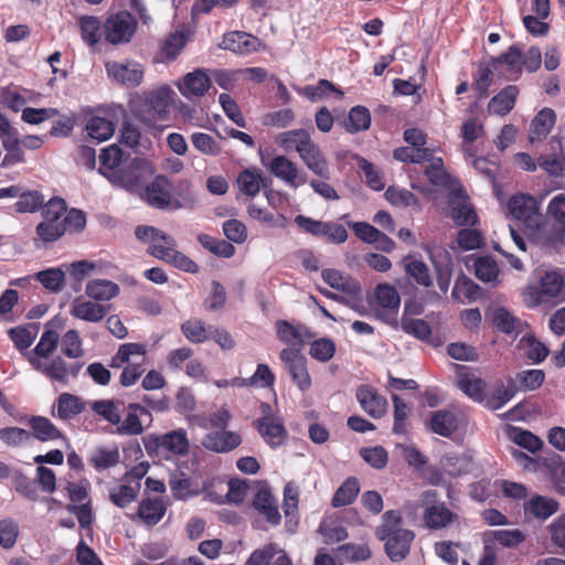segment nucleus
I'll return each instance as SVG.
<instances>
[{"label": "nucleus", "instance_id": "7", "mask_svg": "<svg viewBox=\"0 0 565 565\" xmlns=\"http://www.w3.org/2000/svg\"><path fill=\"white\" fill-rule=\"evenodd\" d=\"M521 57V47L513 44L502 54L490 58L497 66L499 76L508 81H516L522 75Z\"/></svg>", "mask_w": 565, "mask_h": 565}, {"label": "nucleus", "instance_id": "43", "mask_svg": "<svg viewBox=\"0 0 565 565\" xmlns=\"http://www.w3.org/2000/svg\"><path fill=\"white\" fill-rule=\"evenodd\" d=\"M89 138L97 142L108 140L115 132V124L104 117L93 116L85 127Z\"/></svg>", "mask_w": 565, "mask_h": 565}, {"label": "nucleus", "instance_id": "37", "mask_svg": "<svg viewBox=\"0 0 565 565\" xmlns=\"http://www.w3.org/2000/svg\"><path fill=\"white\" fill-rule=\"evenodd\" d=\"M57 417L63 420L71 419L85 411L83 401L71 393H62L56 399Z\"/></svg>", "mask_w": 565, "mask_h": 565}, {"label": "nucleus", "instance_id": "17", "mask_svg": "<svg viewBox=\"0 0 565 565\" xmlns=\"http://www.w3.org/2000/svg\"><path fill=\"white\" fill-rule=\"evenodd\" d=\"M556 122V113L550 107L542 108L531 120L529 141L535 143L545 139Z\"/></svg>", "mask_w": 565, "mask_h": 565}, {"label": "nucleus", "instance_id": "13", "mask_svg": "<svg viewBox=\"0 0 565 565\" xmlns=\"http://www.w3.org/2000/svg\"><path fill=\"white\" fill-rule=\"evenodd\" d=\"M260 163L267 168L270 173L286 184L294 182L297 177V164L284 154H276L273 158L265 156L259 149Z\"/></svg>", "mask_w": 565, "mask_h": 565}, {"label": "nucleus", "instance_id": "40", "mask_svg": "<svg viewBox=\"0 0 565 565\" xmlns=\"http://www.w3.org/2000/svg\"><path fill=\"white\" fill-rule=\"evenodd\" d=\"M192 479L182 471H174L169 477V487L172 495L177 500H185L196 495L198 491L192 489Z\"/></svg>", "mask_w": 565, "mask_h": 565}, {"label": "nucleus", "instance_id": "50", "mask_svg": "<svg viewBox=\"0 0 565 565\" xmlns=\"http://www.w3.org/2000/svg\"><path fill=\"white\" fill-rule=\"evenodd\" d=\"M3 148L7 150L1 167L7 168L19 162H23V152L20 148V139L18 138V131L11 130L9 135H4Z\"/></svg>", "mask_w": 565, "mask_h": 565}, {"label": "nucleus", "instance_id": "23", "mask_svg": "<svg viewBox=\"0 0 565 565\" xmlns=\"http://www.w3.org/2000/svg\"><path fill=\"white\" fill-rule=\"evenodd\" d=\"M520 89L516 85H508L498 92L488 104V111L491 115L503 117L515 106Z\"/></svg>", "mask_w": 565, "mask_h": 565}, {"label": "nucleus", "instance_id": "51", "mask_svg": "<svg viewBox=\"0 0 565 565\" xmlns=\"http://www.w3.org/2000/svg\"><path fill=\"white\" fill-rule=\"evenodd\" d=\"M511 440L521 448L534 454L544 446L543 440L530 430L519 427H512L510 433Z\"/></svg>", "mask_w": 565, "mask_h": 565}, {"label": "nucleus", "instance_id": "4", "mask_svg": "<svg viewBox=\"0 0 565 565\" xmlns=\"http://www.w3.org/2000/svg\"><path fill=\"white\" fill-rule=\"evenodd\" d=\"M136 30L137 20L126 10L109 15L104 23L105 40L113 45L129 43Z\"/></svg>", "mask_w": 565, "mask_h": 565}, {"label": "nucleus", "instance_id": "5", "mask_svg": "<svg viewBox=\"0 0 565 565\" xmlns=\"http://www.w3.org/2000/svg\"><path fill=\"white\" fill-rule=\"evenodd\" d=\"M279 358L286 364L294 384L301 392H307L311 387V377L308 372L306 356L299 352V349H282Z\"/></svg>", "mask_w": 565, "mask_h": 565}, {"label": "nucleus", "instance_id": "61", "mask_svg": "<svg viewBox=\"0 0 565 565\" xmlns=\"http://www.w3.org/2000/svg\"><path fill=\"white\" fill-rule=\"evenodd\" d=\"M359 452L361 458L373 469L381 470L387 465L388 452L383 446L362 447Z\"/></svg>", "mask_w": 565, "mask_h": 565}, {"label": "nucleus", "instance_id": "2", "mask_svg": "<svg viewBox=\"0 0 565 565\" xmlns=\"http://www.w3.org/2000/svg\"><path fill=\"white\" fill-rule=\"evenodd\" d=\"M156 168L149 160L136 157L124 163L116 172H110V184L131 194L142 192L145 184L154 175Z\"/></svg>", "mask_w": 565, "mask_h": 565}, {"label": "nucleus", "instance_id": "48", "mask_svg": "<svg viewBox=\"0 0 565 565\" xmlns=\"http://www.w3.org/2000/svg\"><path fill=\"white\" fill-rule=\"evenodd\" d=\"M276 332L279 340L291 349H299L301 351L305 345L303 339H300L299 324L294 326L287 320H278L276 322Z\"/></svg>", "mask_w": 565, "mask_h": 565}, {"label": "nucleus", "instance_id": "6", "mask_svg": "<svg viewBox=\"0 0 565 565\" xmlns=\"http://www.w3.org/2000/svg\"><path fill=\"white\" fill-rule=\"evenodd\" d=\"M138 195L151 207L167 209L171 203L170 182L163 174L153 175Z\"/></svg>", "mask_w": 565, "mask_h": 565}, {"label": "nucleus", "instance_id": "58", "mask_svg": "<svg viewBox=\"0 0 565 565\" xmlns=\"http://www.w3.org/2000/svg\"><path fill=\"white\" fill-rule=\"evenodd\" d=\"M35 233L44 244H50L58 241L65 234V228L62 222L43 220L36 225Z\"/></svg>", "mask_w": 565, "mask_h": 565}, {"label": "nucleus", "instance_id": "41", "mask_svg": "<svg viewBox=\"0 0 565 565\" xmlns=\"http://www.w3.org/2000/svg\"><path fill=\"white\" fill-rule=\"evenodd\" d=\"M472 458L467 455L448 454L443 457L441 465L447 475L457 478L470 472Z\"/></svg>", "mask_w": 565, "mask_h": 565}, {"label": "nucleus", "instance_id": "1", "mask_svg": "<svg viewBox=\"0 0 565 565\" xmlns=\"http://www.w3.org/2000/svg\"><path fill=\"white\" fill-rule=\"evenodd\" d=\"M402 518L397 511L388 510L382 515V523L375 530V536L384 542L387 557L398 563L405 559L415 539L413 531L401 527Z\"/></svg>", "mask_w": 565, "mask_h": 565}, {"label": "nucleus", "instance_id": "15", "mask_svg": "<svg viewBox=\"0 0 565 565\" xmlns=\"http://www.w3.org/2000/svg\"><path fill=\"white\" fill-rule=\"evenodd\" d=\"M356 399L362 409L373 418H381L386 412V398L370 385H360L356 388Z\"/></svg>", "mask_w": 565, "mask_h": 565}, {"label": "nucleus", "instance_id": "9", "mask_svg": "<svg viewBox=\"0 0 565 565\" xmlns=\"http://www.w3.org/2000/svg\"><path fill=\"white\" fill-rule=\"evenodd\" d=\"M551 152L537 158L539 167L548 175L561 178L565 171V153L559 137L554 136L550 140Z\"/></svg>", "mask_w": 565, "mask_h": 565}, {"label": "nucleus", "instance_id": "53", "mask_svg": "<svg viewBox=\"0 0 565 565\" xmlns=\"http://www.w3.org/2000/svg\"><path fill=\"white\" fill-rule=\"evenodd\" d=\"M140 483L120 484L109 491V500L118 508L125 509L137 499Z\"/></svg>", "mask_w": 565, "mask_h": 565}, {"label": "nucleus", "instance_id": "35", "mask_svg": "<svg viewBox=\"0 0 565 565\" xmlns=\"http://www.w3.org/2000/svg\"><path fill=\"white\" fill-rule=\"evenodd\" d=\"M166 513V507L160 499H142L137 514L149 526L158 524Z\"/></svg>", "mask_w": 565, "mask_h": 565}, {"label": "nucleus", "instance_id": "63", "mask_svg": "<svg viewBox=\"0 0 565 565\" xmlns=\"http://www.w3.org/2000/svg\"><path fill=\"white\" fill-rule=\"evenodd\" d=\"M79 28L83 41L94 46L99 40V31H100V21L98 18L93 15H84L79 19Z\"/></svg>", "mask_w": 565, "mask_h": 565}, {"label": "nucleus", "instance_id": "52", "mask_svg": "<svg viewBox=\"0 0 565 565\" xmlns=\"http://www.w3.org/2000/svg\"><path fill=\"white\" fill-rule=\"evenodd\" d=\"M44 195L35 190L19 192L14 209L18 213H34L43 206Z\"/></svg>", "mask_w": 565, "mask_h": 565}, {"label": "nucleus", "instance_id": "42", "mask_svg": "<svg viewBox=\"0 0 565 565\" xmlns=\"http://www.w3.org/2000/svg\"><path fill=\"white\" fill-rule=\"evenodd\" d=\"M475 276L486 284L498 282L499 267L497 262L491 256H479L473 263Z\"/></svg>", "mask_w": 565, "mask_h": 565}, {"label": "nucleus", "instance_id": "36", "mask_svg": "<svg viewBox=\"0 0 565 565\" xmlns=\"http://www.w3.org/2000/svg\"><path fill=\"white\" fill-rule=\"evenodd\" d=\"M449 216L458 226H473L478 222V215L475 209L466 203L456 202L452 198L449 199Z\"/></svg>", "mask_w": 565, "mask_h": 565}, {"label": "nucleus", "instance_id": "27", "mask_svg": "<svg viewBox=\"0 0 565 565\" xmlns=\"http://www.w3.org/2000/svg\"><path fill=\"white\" fill-rule=\"evenodd\" d=\"M371 122L370 110L365 106L356 105L349 110L348 116L340 121V125L347 132L354 135L367 130Z\"/></svg>", "mask_w": 565, "mask_h": 565}, {"label": "nucleus", "instance_id": "38", "mask_svg": "<svg viewBox=\"0 0 565 565\" xmlns=\"http://www.w3.org/2000/svg\"><path fill=\"white\" fill-rule=\"evenodd\" d=\"M480 286L470 277L461 273L455 281L451 296L456 300H461V298H463L468 302H473L480 297Z\"/></svg>", "mask_w": 565, "mask_h": 565}, {"label": "nucleus", "instance_id": "55", "mask_svg": "<svg viewBox=\"0 0 565 565\" xmlns=\"http://www.w3.org/2000/svg\"><path fill=\"white\" fill-rule=\"evenodd\" d=\"M424 174L428 182L435 186H448L450 184V175L445 169L443 158L433 159V162L426 166Z\"/></svg>", "mask_w": 565, "mask_h": 565}, {"label": "nucleus", "instance_id": "44", "mask_svg": "<svg viewBox=\"0 0 565 565\" xmlns=\"http://www.w3.org/2000/svg\"><path fill=\"white\" fill-rule=\"evenodd\" d=\"M459 388L472 401L483 404L486 401V382L480 377L461 375L458 380Z\"/></svg>", "mask_w": 565, "mask_h": 565}, {"label": "nucleus", "instance_id": "57", "mask_svg": "<svg viewBox=\"0 0 565 565\" xmlns=\"http://www.w3.org/2000/svg\"><path fill=\"white\" fill-rule=\"evenodd\" d=\"M515 383L520 384L519 390L524 392L526 391H535L542 386L545 380V373L543 370L531 369L524 370L516 373Z\"/></svg>", "mask_w": 565, "mask_h": 565}, {"label": "nucleus", "instance_id": "59", "mask_svg": "<svg viewBox=\"0 0 565 565\" xmlns=\"http://www.w3.org/2000/svg\"><path fill=\"white\" fill-rule=\"evenodd\" d=\"M193 147L204 156L216 157L221 153V145L209 134L193 132L191 135Z\"/></svg>", "mask_w": 565, "mask_h": 565}, {"label": "nucleus", "instance_id": "56", "mask_svg": "<svg viewBox=\"0 0 565 565\" xmlns=\"http://www.w3.org/2000/svg\"><path fill=\"white\" fill-rule=\"evenodd\" d=\"M337 347L332 339L323 337L316 339L310 344L309 354L318 362H329L335 354Z\"/></svg>", "mask_w": 565, "mask_h": 565}, {"label": "nucleus", "instance_id": "60", "mask_svg": "<svg viewBox=\"0 0 565 565\" xmlns=\"http://www.w3.org/2000/svg\"><path fill=\"white\" fill-rule=\"evenodd\" d=\"M174 252H177L175 239L163 231H160L158 244H151L147 249L149 255L161 260L170 257V255Z\"/></svg>", "mask_w": 565, "mask_h": 565}, {"label": "nucleus", "instance_id": "12", "mask_svg": "<svg viewBox=\"0 0 565 565\" xmlns=\"http://www.w3.org/2000/svg\"><path fill=\"white\" fill-rule=\"evenodd\" d=\"M252 508L263 515L270 526H277L281 522L278 503L269 488H260L254 494Z\"/></svg>", "mask_w": 565, "mask_h": 565}, {"label": "nucleus", "instance_id": "16", "mask_svg": "<svg viewBox=\"0 0 565 565\" xmlns=\"http://www.w3.org/2000/svg\"><path fill=\"white\" fill-rule=\"evenodd\" d=\"M259 40L243 31H232L223 35L220 47L237 54H249L256 52Z\"/></svg>", "mask_w": 565, "mask_h": 565}, {"label": "nucleus", "instance_id": "3", "mask_svg": "<svg viewBox=\"0 0 565 565\" xmlns=\"http://www.w3.org/2000/svg\"><path fill=\"white\" fill-rule=\"evenodd\" d=\"M173 94L174 92L168 85L143 93L134 106L135 115L148 125L164 120L168 117Z\"/></svg>", "mask_w": 565, "mask_h": 565}, {"label": "nucleus", "instance_id": "25", "mask_svg": "<svg viewBox=\"0 0 565 565\" xmlns=\"http://www.w3.org/2000/svg\"><path fill=\"white\" fill-rule=\"evenodd\" d=\"M427 428L441 437H450L458 428V419L449 409H438L430 414Z\"/></svg>", "mask_w": 565, "mask_h": 565}, {"label": "nucleus", "instance_id": "33", "mask_svg": "<svg viewBox=\"0 0 565 565\" xmlns=\"http://www.w3.org/2000/svg\"><path fill=\"white\" fill-rule=\"evenodd\" d=\"M455 518L445 503H435L426 507L424 511V521L428 529L438 530L448 526Z\"/></svg>", "mask_w": 565, "mask_h": 565}, {"label": "nucleus", "instance_id": "26", "mask_svg": "<svg viewBox=\"0 0 565 565\" xmlns=\"http://www.w3.org/2000/svg\"><path fill=\"white\" fill-rule=\"evenodd\" d=\"M509 213L518 221H530L537 214V203L531 194H515L508 201Z\"/></svg>", "mask_w": 565, "mask_h": 565}, {"label": "nucleus", "instance_id": "54", "mask_svg": "<svg viewBox=\"0 0 565 565\" xmlns=\"http://www.w3.org/2000/svg\"><path fill=\"white\" fill-rule=\"evenodd\" d=\"M401 329L420 341H429L431 337V328L424 319L402 317Z\"/></svg>", "mask_w": 565, "mask_h": 565}, {"label": "nucleus", "instance_id": "64", "mask_svg": "<svg viewBox=\"0 0 565 565\" xmlns=\"http://www.w3.org/2000/svg\"><path fill=\"white\" fill-rule=\"evenodd\" d=\"M11 479L15 491L20 495L30 501L39 499L35 481L26 477L21 470H15Z\"/></svg>", "mask_w": 565, "mask_h": 565}, {"label": "nucleus", "instance_id": "31", "mask_svg": "<svg viewBox=\"0 0 565 565\" xmlns=\"http://www.w3.org/2000/svg\"><path fill=\"white\" fill-rule=\"evenodd\" d=\"M120 292L119 286L108 279H93L86 284L85 294L95 301H109Z\"/></svg>", "mask_w": 565, "mask_h": 565}, {"label": "nucleus", "instance_id": "62", "mask_svg": "<svg viewBox=\"0 0 565 565\" xmlns=\"http://www.w3.org/2000/svg\"><path fill=\"white\" fill-rule=\"evenodd\" d=\"M236 183L243 194L250 198L256 196L259 193L258 169H244L239 172Z\"/></svg>", "mask_w": 565, "mask_h": 565}, {"label": "nucleus", "instance_id": "10", "mask_svg": "<svg viewBox=\"0 0 565 565\" xmlns=\"http://www.w3.org/2000/svg\"><path fill=\"white\" fill-rule=\"evenodd\" d=\"M211 86L212 82L205 70L196 68L184 75L183 79L178 84V89L183 97L193 100L204 96Z\"/></svg>", "mask_w": 565, "mask_h": 565}, {"label": "nucleus", "instance_id": "28", "mask_svg": "<svg viewBox=\"0 0 565 565\" xmlns=\"http://www.w3.org/2000/svg\"><path fill=\"white\" fill-rule=\"evenodd\" d=\"M28 425L31 428V434L36 440L45 443L64 438L62 431L46 417L33 415L29 417Z\"/></svg>", "mask_w": 565, "mask_h": 565}, {"label": "nucleus", "instance_id": "30", "mask_svg": "<svg viewBox=\"0 0 565 565\" xmlns=\"http://www.w3.org/2000/svg\"><path fill=\"white\" fill-rule=\"evenodd\" d=\"M124 156L122 149L117 145L103 148L99 154L98 172L109 181V173L116 172L124 164Z\"/></svg>", "mask_w": 565, "mask_h": 565}, {"label": "nucleus", "instance_id": "20", "mask_svg": "<svg viewBox=\"0 0 565 565\" xmlns=\"http://www.w3.org/2000/svg\"><path fill=\"white\" fill-rule=\"evenodd\" d=\"M429 259L436 271V278L439 289L447 292L450 286L454 262L452 256L447 250H439L437 253L429 252Z\"/></svg>", "mask_w": 565, "mask_h": 565}, {"label": "nucleus", "instance_id": "24", "mask_svg": "<svg viewBox=\"0 0 565 565\" xmlns=\"http://www.w3.org/2000/svg\"><path fill=\"white\" fill-rule=\"evenodd\" d=\"M402 264L405 274L418 286L429 288L433 286V277L429 267L424 263L420 257L415 255H407L403 257Z\"/></svg>", "mask_w": 565, "mask_h": 565}, {"label": "nucleus", "instance_id": "21", "mask_svg": "<svg viewBox=\"0 0 565 565\" xmlns=\"http://www.w3.org/2000/svg\"><path fill=\"white\" fill-rule=\"evenodd\" d=\"M519 387L513 377L507 380V385L502 381L494 384L491 394L486 395L484 407L491 411L501 409L518 393Z\"/></svg>", "mask_w": 565, "mask_h": 565}, {"label": "nucleus", "instance_id": "11", "mask_svg": "<svg viewBox=\"0 0 565 565\" xmlns=\"http://www.w3.org/2000/svg\"><path fill=\"white\" fill-rule=\"evenodd\" d=\"M254 426L264 441L271 448L277 449L282 446L287 438L288 431L280 420L273 417H260L254 422Z\"/></svg>", "mask_w": 565, "mask_h": 565}, {"label": "nucleus", "instance_id": "32", "mask_svg": "<svg viewBox=\"0 0 565 565\" xmlns=\"http://www.w3.org/2000/svg\"><path fill=\"white\" fill-rule=\"evenodd\" d=\"M161 444H163V450L177 457L186 456L190 450L188 434L183 428L161 434Z\"/></svg>", "mask_w": 565, "mask_h": 565}, {"label": "nucleus", "instance_id": "19", "mask_svg": "<svg viewBox=\"0 0 565 565\" xmlns=\"http://www.w3.org/2000/svg\"><path fill=\"white\" fill-rule=\"evenodd\" d=\"M110 306L76 297L71 305V315L87 322H99L107 315Z\"/></svg>", "mask_w": 565, "mask_h": 565}, {"label": "nucleus", "instance_id": "47", "mask_svg": "<svg viewBox=\"0 0 565 565\" xmlns=\"http://www.w3.org/2000/svg\"><path fill=\"white\" fill-rule=\"evenodd\" d=\"M34 278L41 282V285L50 290L51 292H60L65 284V274L58 267H51L44 270L38 271Z\"/></svg>", "mask_w": 565, "mask_h": 565}, {"label": "nucleus", "instance_id": "34", "mask_svg": "<svg viewBox=\"0 0 565 565\" xmlns=\"http://www.w3.org/2000/svg\"><path fill=\"white\" fill-rule=\"evenodd\" d=\"M360 492V482L356 477H348L340 487L335 490L331 505L333 508H341L354 502Z\"/></svg>", "mask_w": 565, "mask_h": 565}, {"label": "nucleus", "instance_id": "39", "mask_svg": "<svg viewBox=\"0 0 565 565\" xmlns=\"http://www.w3.org/2000/svg\"><path fill=\"white\" fill-rule=\"evenodd\" d=\"M310 140V134L303 128L281 132L276 138L277 143L287 152H298V149L305 148Z\"/></svg>", "mask_w": 565, "mask_h": 565}, {"label": "nucleus", "instance_id": "22", "mask_svg": "<svg viewBox=\"0 0 565 565\" xmlns=\"http://www.w3.org/2000/svg\"><path fill=\"white\" fill-rule=\"evenodd\" d=\"M525 514H531L539 521H545L559 509V503L554 498L534 494L523 505Z\"/></svg>", "mask_w": 565, "mask_h": 565}, {"label": "nucleus", "instance_id": "29", "mask_svg": "<svg viewBox=\"0 0 565 565\" xmlns=\"http://www.w3.org/2000/svg\"><path fill=\"white\" fill-rule=\"evenodd\" d=\"M494 72L498 73L497 66L492 63L491 58L487 63H480L478 70L472 75V88L479 99L489 96V88L493 82Z\"/></svg>", "mask_w": 565, "mask_h": 565}, {"label": "nucleus", "instance_id": "49", "mask_svg": "<svg viewBox=\"0 0 565 565\" xmlns=\"http://www.w3.org/2000/svg\"><path fill=\"white\" fill-rule=\"evenodd\" d=\"M374 297L379 306L397 313L401 297L397 290L388 284H379L374 289Z\"/></svg>", "mask_w": 565, "mask_h": 565}, {"label": "nucleus", "instance_id": "46", "mask_svg": "<svg viewBox=\"0 0 565 565\" xmlns=\"http://www.w3.org/2000/svg\"><path fill=\"white\" fill-rule=\"evenodd\" d=\"M520 344H525L527 347L526 358L531 360L533 364H541L550 354L548 347L537 340L535 334L532 332L525 333L521 338Z\"/></svg>", "mask_w": 565, "mask_h": 565}, {"label": "nucleus", "instance_id": "8", "mask_svg": "<svg viewBox=\"0 0 565 565\" xmlns=\"http://www.w3.org/2000/svg\"><path fill=\"white\" fill-rule=\"evenodd\" d=\"M202 446L215 454H227L242 444V436L238 433L220 429L207 433L201 440Z\"/></svg>", "mask_w": 565, "mask_h": 565}, {"label": "nucleus", "instance_id": "18", "mask_svg": "<svg viewBox=\"0 0 565 565\" xmlns=\"http://www.w3.org/2000/svg\"><path fill=\"white\" fill-rule=\"evenodd\" d=\"M298 154L307 168L315 174L323 179L329 178L330 171L328 162L317 143L310 140L305 148L298 149Z\"/></svg>", "mask_w": 565, "mask_h": 565}, {"label": "nucleus", "instance_id": "45", "mask_svg": "<svg viewBox=\"0 0 565 565\" xmlns=\"http://www.w3.org/2000/svg\"><path fill=\"white\" fill-rule=\"evenodd\" d=\"M39 323H29L25 327L11 328L8 331L9 338L19 351H24L31 347L36 338Z\"/></svg>", "mask_w": 565, "mask_h": 565}, {"label": "nucleus", "instance_id": "14", "mask_svg": "<svg viewBox=\"0 0 565 565\" xmlns=\"http://www.w3.org/2000/svg\"><path fill=\"white\" fill-rule=\"evenodd\" d=\"M106 70L110 77L126 86H137L143 77L142 66L137 62L107 63Z\"/></svg>", "mask_w": 565, "mask_h": 565}]
</instances>
